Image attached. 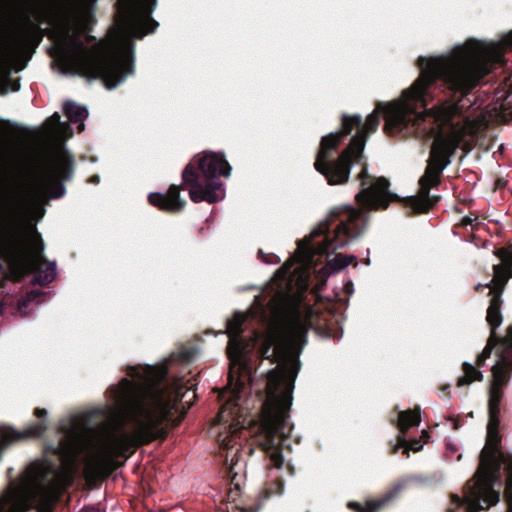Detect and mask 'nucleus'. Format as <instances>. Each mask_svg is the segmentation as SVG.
Returning a JSON list of instances; mask_svg holds the SVG:
<instances>
[{"mask_svg": "<svg viewBox=\"0 0 512 512\" xmlns=\"http://www.w3.org/2000/svg\"><path fill=\"white\" fill-rule=\"evenodd\" d=\"M127 374L131 379L123 378L108 391L113 405L61 421L62 440L55 448L61 467L48 460L31 463L0 498V512H25L31 506L37 512H51L61 490L72 482L80 452L86 451L84 473L92 482L106 477L115 459L130 448L163 437V421L184 396L182 383L164 382L163 365L131 366Z\"/></svg>", "mask_w": 512, "mask_h": 512, "instance_id": "nucleus-1", "label": "nucleus"}, {"mask_svg": "<svg viewBox=\"0 0 512 512\" xmlns=\"http://www.w3.org/2000/svg\"><path fill=\"white\" fill-rule=\"evenodd\" d=\"M504 47H512V30L497 42L469 39L464 44L455 46L447 55L420 57V76L402 93L401 98L378 105L367 117L359 134L351 139L349 147L335 162L329 161V154L338 146L342 136L349 134L353 127H360L361 116L344 115L342 129L322 137L315 169L330 185L345 183L350 176L352 158L361 157L366 136L378 128L380 113L385 117L384 129L390 134L402 132L410 124L419 125L420 121L431 117L437 123L439 131L432 144L427 169L420 179L421 189L417 196H411L407 200V205L415 212L427 211L435 203L429 191L438 184L441 173L450 164V156L460 143L466 141V136L476 134L485 126L483 117L478 116L472 120L461 117L458 103L428 110V88L439 78H443L453 90L467 91L475 87L489 72V65L502 60Z\"/></svg>", "mask_w": 512, "mask_h": 512, "instance_id": "nucleus-2", "label": "nucleus"}, {"mask_svg": "<svg viewBox=\"0 0 512 512\" xmlns=\"http://www.w3.org/2000/svg\"><path fill=\"white\" fill-rule=\"evenodd\" d=\"M156 0H118L115 23L106 40L87 35L89 12L82 0H64L62 20L49 51L63 74L101 78L108 89L121 84L134 72V39L154 32L151 18Z\"/></svg>", "mask_w": 512, "mask_h": 512, "instance_id": "nucleus-3", "label": "nucleus"}, {"mask_svg": "<svg viewBox=\"0 0 512 512\" xmlns=\"http://www.w3.org/2000/svg\"><path fill=\"white\" fill-rule=\"evenodd\" d=\"M72 173L71 155L59 148L46 167L24 177L20 171L0 175V258L10 274L19 279L43 261L44 245L33 219L45 213L48 198L65 194L62 180Z\"/></svg>", "mask_w": 512, "mask_h": 512, "instance_id": "nucleus-4", "label": "nucleus"}, {"mask_svg": "<svg viewBox=\"0 0 512 512\" xmlns=\"http://www.w3.org/2000/svg\"><path fill=\"white\" fill-rule=\"evenodd\" d=\"M272 321L263 343V355L277 362L267 373V399L256 436V442L268 454L272 464H284L282 445L290 430L288 411L292 405L294 381L299 371L298 356L306 344L307 318L302 317L297 297L286 292L270 301Z\"/></svg>", "mask_w": 512, "mask_h": 512, "instance_id": "nucleus-5", "label": "nucleus"}, {"mask_svg": "<svg viewBox=\"0 0 512 512\" xmlns=\"http://www.w3.org/2000/svg\"><path fill=\"white\" fill-rule=\"evenodd\" d=\"M244 320L245 315L238 312L227 323V334L230 338L228 345L230 372L228 384L220 392L223 404L217 417L219 423L227 424L219 432L218 441L222 448L227 449V459L232 456L231 462L234 461V456L238 452L235 448L238 443V433L244 428L245 381L250 378L246 356L247 345L239 338Z\"/></svg>", "mask_w": 512, "mask_h": 512, "instance_id": "nucleus-6", "label": "nucleus"}, {"mask_svg": "<svg viewBox=\"0 0 512 512\" xmlns=\"http://www.w3.org/2000/svg\"><path fill=\"white\" fill-rule=\"evenodd\" d=\"M499 421L489 420L487 440L482 450L480 465L474 480L466 487L464 498L454 495L453 502L457 505L465 503L469 512H479L496 505L500 501V493L494 489L498 483L500 468L497 447Z\"/></svg>", "mask_w": 512, "mask_h": 512, "instance_id": "nucleus-7", "label": "nucleus"}, {"mask_svg": "<svg viewBox=\"0 0 512 512\" xmlns=\"http://www.w3.org/2000/svg\"><path fill=\"white\" fill-rule=\"evenodd\" d=\"M339 217V224L334 231V236L331 239H326L316 251H311L309 248H299L295 258L300 262L299 269L301 270L300 288L307 286V267L311 265L314 253L323 254L329 249L338 250L342 249L357 238H359L365 231L366 219L364 215L356 208L351 206H343L332 211ZM298 270V268L296 269Z\"/></svg>", "mask_w": 512, "mask_h": 512, "instance_id": "nucleus-8", "label": "nucleus"}, {"mask_svg": "<svg viewBox=\"0 0 512 512\" xmlns=\"http://www.w3.org/2000/svg\"><path fill=\"white\" fill-rule=\"evenodd\" d=\"M512 371V329L501 340V351L497 362L492 367V384L489 396V420L499 421L500 400L502 396V387L509 378Z\"/></svg>", "mask_w": 512, "mask_h": 512, "instance_id": "nucleus-9", "label": "nucleus"}, {"mask_svg": "<svg viewBox=\"0 0 512 512\" xmlns=\"http://www.w3.org/2000/svg\"><path fill=\"white\" fill-rule=\"evenodd\" d=\"M368 178V172L364 168L359 174L362 188L356 194V199L363 208L369 210L384 209L388 207L392 200L399 198L398 195L388 190L389 182L386 178H375L369 183L366 182Z\"/></svg>", "mask_w": 512, "mask_h": 512, "instance_id": "nucleus-10", "label": "nucleus"}, {"mask_svg": "<svg viewBox=\"0 0 512 512\" xmlns=\"http://www.w3.org/2000/svg\"><path fill=\"white\" fill-rule=\"evenodd\" d=\"M493 268L494 277L492 279L491 292L494 293V296L487 310V321L492 328L491 332H495L503 322L500 311L501 291L508 279L512 277V257L508 254H504L502 256V262L494 265Z\"/></svg>", "mask_w": 512, "mask_h": 512, "instance_id": "nucleus-11", "label": "nucleus"}, {"mask_svg": "<svg viewBox=\"0 0 512 512\" xmlns=\"http://www.w3.org/2000/svg\"><path fill=\"white\" fill-rule=\"evenodd\" d=\"M184 183L189 184V197L195 203L207 201L215 203L225 198L226 190L219 181H212L209 185L204 186L198 180V175L193 167L186 166L182 172Z\"/></svg>", "mask_w": 512, "mask_h": 512, "instance_id": "nucleus-12", "label": "nucleus"}, {"mask_svg": "<svg viewBox=\"0 0 512 512\" xmlns=\"http://www.w3.org/2000/svg\"><path fill=\"white\" fill-rule=\"evenodd\" d=\"M34 415L40 419L39 422L28 426L23 432H18L8 426H1L0 436L2 441L5 443H10L14 440H19L23 438L42 436L48 428V412L45 409L37 408L34 411Z\"/></svg>", "mask_w": 512, "mask_h": 512, "instance_id": "nucleus-13", "label": "nucleus"}, {"mask_svg": "<svg viewBox=\"0 0 512 512\" xmlns=\"http://www.w3.org/2000/svg\"><path fill=\"white\" fill-rule=\"evenodd\" d=\"M199 168L206 179L216 181L221 176L229 177L231 166L222 153L208 152L199 160Z\"/></svg>", "mask_w": 512, "mask_h": 512, "instance_id": "nucleus-14", "label": "nucleus"}, {"mask_svg": "<svg viewBox=\"0 0 512 512\" xmlns=\"http://www.w3.org/2000/svg\"><path fill=\"white\" fill-rule=\"evenodd\" d=\"M148 201L151 205L160 209L176 212L184 207V201L180 197L178 186H171L167 193L152 192L148 195Z\"/></svg>", "mask_w": 512, "mask_h": 512, "instance_id": "nucleus-15", "label": "nucleus"}, {"mask_svg": "<svg viewBox=\"0 0 512 512\" xmlns=\"http://www.w3.org/2000/svg\"><path fill=\"white\" fill-rule=\"evenodd\" d=\"M45 133L49 139L62 142L72 136V128L67 122L61 121L58 113H54L46 121Z\"/></svg>", "mask_w": 512, "mask_h": 512, "instance_id": "nucleus-16", "label": "nucleus"}, {"mask_svg": "<svg viewBox=\"0 0 512 512\" xmlns=\"http://www.w3.org/2000/svg\"><path fill=\"white\" fill-rule=\"evenodd\" d=\"M63 110L71 122L78 124V130L83 131L85 128L84 121L89 116L88 108L73 100H67L63 104Z\"/></svg>", "mask_w": 512, "mask_h": 512, "instance_id": "nucleus-17", "label": "nucleus"}, {"mask_svg": "<svg viewBox=\"0 0 512 512\" xmlns=\"http://www.w3.org/2000/svg\"><path fill=\"white\" fill-rule=\"evenodd\" d=\"M420 423V414L418 409L400 412L398 418V427L401 432H406L410 427L417 426Z\"/></svg>", "mask_w": 512, "mask_h": 512, "instance_id": "nucleus-18", "label": "nucleus"}, {"mask_svg": "<svg viewBox=\"0 0 512 512\" xmlns=\"http://www.w3.org/2000/svg\"><path fill=\"white\" fill-rule=\"evenodd\" d=\"M463 372L464 375L458 380L459 386L469 385L474 381H482L483 379L482 372L477 370L470 362L463 363Z\"/></svg>", "mask_w": 512, "mask_h": 512, "instance_id": "nucleus-19", "label": "nucleus"}, {"mask_svg": "<svg viewBox=\"0 0 512 512\" xmlns=\"http://www.w3.org/2000/svg\"><path fill=\"white\" fill-rule=\"evenodd\" d=\"M44 296L43 291L32 290L26 294V296L18 302V310L22 316L26 317L30 315V311H28V305L30 302L37 301Z\"/></svg>", "mask_w": 512, "mask_h": 512, "instance_id": "nucleus-20", "label": "nucleus"}, {"mask_svg": "<svg viewBox=\"0 0 512 512\" xmlns=\"http://www.w3.org/2000/svg\"><path fill=\"white\" fill-rule=\"evenodd\" d=\"M354 259L353 255L338 253L329 259L328 264L334 272H337L348 267Z\"/></svg>", "mask_w": 512, "mask_h": 512, "instance_id": "nucleus-21", "label": "nucleus"}, {"mask_svg": "<svg viewBox=\"0 0 512 512\" xmlns=\"http://www.w3.org/2000/svg\"><path fill=\"white\" fill-rule=\"evenodd\" d=\"M56 275V262L50 264L45 270L40 271L36 276L34 281L40 284H47L54 280Z\"/></svg>", "mask_w": 512, "mask_h": 512, "instance_id": "nucleus-22", "label": "nucleus"}, {"mask_svg": "<svg viewBox=\"0 0 512 512\" xmlns=\"http://www.w3.org/2000/svg\"><path fill=\"white\" fill-rule=\"evenodd\" d=\"M498 341L499 340L496 336V332H491V335L489 337L486 347L484 348L482 353L477 358V361H476L477 365H483L485 363L486 359H488L490 357L493 347L498 344Z\"/></svg>", "mask_w": 512, "mask_h": 512, "instance_id": "nucleus-23", "label": "nucleus"}, {"mask_svg": "<svg viewBox=\"0 0 512 512\" xmlns=\"http://www.w3.org/2000/svg\"><path fill=\"white\" fill-rule=\"evenodd\" d=\"M498 341L499 340L496 336V332H491V335L489 337L486 347L484 348L482 353L477 358V361H476L477 365H483L485 363L486 359H488L490 357L493 347L498 344Z\"/></svg>", "mask_w": 512, "mask_h": 512, "instance_id": "nucleus-24", "label": "nucleus"}, {"mask_svg": "<svg viewBox=\"0 0 512 512\" xmlns=\"http://www.w3.org/2000/svg\"><path fill=\"white\" fill-rule=\"evenodd\" d=\"M505 497L508 505L507 512H512V467L509 469V475L506 480Z\"/></svg>", "mask_w": 512, "mask_h": 512, "instance_id": "nucleus-25", "label": "nucleus"}, {"mask_svg": "<svg viewBox=\"0 0 512 512\" xmlns=\"http://www.w3.org/2000/svg\"><path fill=\"white\" fill-rule=\"evenodd\" d=\"M329 220L324 219L311 231L310 238H314L316 236H319L323 233H325L329 228Z\"/></svg>", "mask_w": 512, "mask_h": 512, "instance_id": "nucleus-26", "label": "nucleus"}, {"mask_svg": "<svg viewBox=\"0 0 512 512\" xmlns=\"http://www.w3.org/2000/svg\"><path fill=\"white\" fill-rule=\"evenodd\" d=\"M398 441H399V445L402 446L406 451H408L410 449L418 451L422 448V445L413 446L403 436H399Z\"/></svg>", "mask_w": 512, "mask_h": 512, "instance_id": "nucleus-27", "label": "nucleus"}, {"mask_svg": "<svg viewBox=\"0 0 512 512\" xmlns=\"http://www.w3.org/2000/svg\"><path fill=\"white\" fill-rule=\"evenodd\" d=\"M288 270H289V264L287 263L283 268H281L278 272H277V276L280 277V278H285L288 274Z\"/></svg>", "mask_w": 512, "mask_h": 512, "instance_id": "nucleus-28", "label": "nucleus"}, {"mask_svg": "<svg viewBox=\"0 0 512 512\" xmlns=\"http://www.w3.org/2000/svg\"><path fill=\"white\" fill-rule=\"evenodd\" d=\"M263 261L268 264H275L279 261V258L276 255H270L268 258H263Z\"/></svg>", "mask_w": 512, "mask_h": 512, "instance_id": "nucleus-29", "label": "nucleus"}, {"mask_svg": "<svg viewBox=\"0 0 512 512\" xmlns=\"http://www.w3.org/2000/svg\"><path fill=\"white\" fill-rule=\"evenodd\" d=\"M348 506H349V507H351V508H355V509H357V510H359V509H360V507H361V506H360V504H359V503H357V502H349V503H348Z\"/></svg>", "mask_w": 512, "mask_h": 512, "instance_id": "nucleus-30", "label": "nucleus"}, {"mask_svg": "<svg viewBox=\"0 0 512 512\" xmlns=\"http://www.w3.org/2000/svg\"><path fill=\"white\" fill-rule=\"evenodd\" d=\"M508 329H512V326H510Z\"/></svg>", "mask_w": 512, "mask_h": 512, "instance_id": "nucleus-31", "label": "nucleus"}]
</instances>
